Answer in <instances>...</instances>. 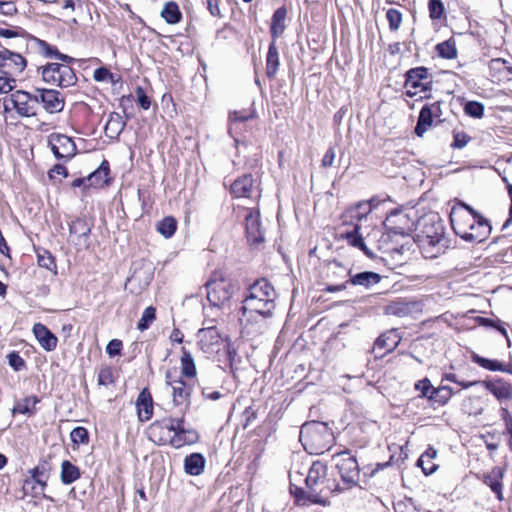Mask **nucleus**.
<instances>
[{"instance_id": "nucleus-53", "label": "nucleus", "mask_w": 512, "mask_h": 512, "mask_svg": "<svg viewBox=\"0 0 512 512\" xmlns=\"http://www.w3.org/2000/svg\"><path fill=\"white\" fill-rule=\"evenodd\" d=\"M428 9L429 16L432 20L440 19L445 11L444 4L441 0H429Z\"/></svg>"}, {"instance_id": "nucleus-31", "label": "nucleus", "mask_w": 512, "mask_h": 512, "mask_svg": "<svg viewBox=\"0 0 512 512\" xmlns=\"http://www.w3.org/2000/svg\"><path fill=\"white\" fill-rule=\"evenodd\" d=\"M287 15V10L285 7H279L272 16L270 33L273 38V41L276 40L284 33L286 25L285 19Z\"/></svg>"}, {"instance_id": "nucleus-16", "label": "nucleus", "mask_w": 512, "mask_h": 512, "mask_svg": "<svg viewBox=\"0 0 512 512\" xmlns=\"http://www.w3.org/2000/svg\"><path fill=\"white\" fill-rule=\"evenodd\" d=\"M197 337L198 345L204 353L217 352L221 346L222 337L215 326L200 329Z\"/></svg>"}, {"instance_id": "nucleus-37", "label": "nucleus", "mask_w": 512, "mask_h": 512, "mask_svg": "<svg viewBox=\"0 0 512 512\" xmlns=\"http://www.w3.org/2000/svg\"><path fill=\"white\" fill-rule=\"evenodd\" d=\"M126 126V122L119 113L113 112L105 125V133L111 138L118 137Z\"/></svg>"}, {"instance_id": "nucleus-36", "label": "nucleus", "mask_w": 512, "mask_h": 512, "mask_svg": "<svg viewBox=\"0 0 512 512\" xmlns=\"http://www.w3.org/2000/svg\"><path fill=\"white\" fill-rule=\"evenodd\" d=\"M37 48L47 58H56L64 63H71L74 59L66 54H62L54 46H51L46 41L35 39Z\"/></svg>"}, {"instance_id": "nucleus-40", "label": "nucleus", "mask_w": 512, "mask_h": 512, "mask_svg": "<svg viewBox=\"0 0 512 512\" xmlns=\"http://www.w3.org/2000/svg\"><path fill=\"white\" fill-rule=\"evenodd\" d=\"M433 115H432V112L430 109H428V107H426L425 105L422 107V109L420 110V113H419V116H418V120H417V124H416V127H415V133L417 136L419 137H422L424 135L425 132L428 131V129L432 126L433 124Z\"/></svg>"}, {"instance_id": "nucleus-43", "label": "nucleus", "mask_w": 512, "mask_h": 512, "mask_svg": "<svg viewBox=\"0 0 512 512\" xmlns=\"http://www.w3.org/2000/svg\"><path fill=\"white\" fill-rule=\"evenodd\" d=\"M181 362V374L184 377L193 378L197 374L196 365L192 354L187 351L184 347L182 348Z\"/></svg>"}, {"instance_id": "nucleus-46", "label": "nucleus", "mask_w": 512, "mask_h": 512, "mask_svg": "<svg viewBox=\"0 0 512 512\" xmlns=\"http://www.w3.org/2000/svg\"><path fill=\"white\" fill-rule=\"evenodd\" d=\"M177 229V221L172 216H167L159 221L156 230L166 239L171 238Z\"/></svg>"}, {"instance_id": "nucleus-8", "label": "nucleus", "mask_w": 512, "mask_h": 512, "mask_svg": "<svg viewBox=\"0 0 512 512\" xmlns=\"http://www.w3.org/2000/svg\"><path fill=\"white\" fill-rule=\"evenodd\" d=\"M334 461L341 480L347 488L357 486L360 478L357 459L349 451H342L334 456Z\"/></svg>"}, {"instance_id": "nucleus-64", "label": "nucleus", "mask_w": 512, "mask_h": 512, "mask_svg": "<svg viewBox=\"0 0 512 512\" xmlns=\"http://www.w3.org/2000/svg\"><path fill=\"white\" fill-rule=\"evenodd\" d=\"M335 157H336L335 150H334V148L330 147L326 151V153L324 154V156L322 158V161H321L322 167H324V168L331 167L334 163Z\"/></svg>"}, {"instance_id": "nucleus-51", "label": "nucleus", "mask_w": 512, "mask_h": 512, "mask_svg": "<svg viewBox=\"0 0 512 512\" xmlns=\"http://www.w3.org/2000/svg\"><path fill=\"white\" fill-rule=\"evenodd\" d=\"M467 115L473 118H481L484 115V105L477 101H469L464 106Z\"/></svg>"}, {"instance_id": "nucleus-44", "label": "nucleus", "mask_w": 512, "mask_h": 512, "mask_svg": "<svg viewBox=\"0 0 512 512\" xmlns=\"http://www.w3.org/2000/svg\"><path fill=\"white\" fill-rule=\"evenodd\" d=\"M503 477L501 469H494L491 474L485 477V484L496 494L498 500H503L502 483L500 479Z\"/></svg>"}, {"instance_id": "nucleus-62", "label": "nucleus", "mask_w": 512, "mask_h": 512, "mask_svg": "<svg viewBox=\"0 0 512 512\" xmlns=\"http://www.w3.org/2000/svg\"><path fill=\"white\" fill-rule=\"evenodd\" d=\"M17 12L16 5L12 1H0V13L6 16H12Z\"/></svg>"}, {"instance_id": "nucleus-24", "label": "nucleus", "mask_w": 512, "mask_h": 512, "mask_svg": "<svg viewBox=\"0 0 512 512\" xmlns=\"http://www.w3.org/2000/svg\"><path fill=\"white\" fill-rule=\"evenodd\" d=\"M408 216L402 212H392L387 216L384 226L386 229L395 235H405L409 230Z\"/></svg>"}, {"instance_id": "nucleus-52", "label": "nucleus", "mask_w": 512, "mask_h": 512, "mask_svg": "<svg viewBox=\"0 0 512 512\" xmlns=\"http://www.w3.org/2000/svg\"><path fill=\"white\" fill-rule=\"evenodd\" d=\"M16 87V79L0 69V93H9Z\"/></svg>"}, {"instance_id": "nucleus-5", "label": "nucleus", "mask_w": 512, "mask_h": 512, "mask_svg": "<svg viewBox=\"0 0 512 512\" xmlns=\"http://www.w3.org/2000/svg\"><path fill=\"white\" fill-rule=\"evenodd\" d=\"M205 287L207 299L215 307H221L229 302L236 288L232 281L220 272H214Z\"/></svg>"}, {"instance_id": "nucleus-12", "label": "nucleus", "mask_w": 512, "mask_h": 512, "mask_svg": "<svg viewBox=\"0 0 512 512\" xmlns=\"http://www.w3.org/2000/svg\"><path fill=\"white\" fill-rule=\"evenodd\" d=\"M330 265L331 269H335L338 270L339 273H346L349 275L350 279L348 281L354 286H362L366 289H369L381 281V276L376 272L364 271L352 275L351 270L346 269L340 262L336 260L332 261ZM333 273L336 274L337 271H333Z\"/></svg>"}, {"instance_id": "nucleus-22", "label": "nucleus", "mask_w": 512, "mask_h": 512, "mask_svg": "<svg viewBox=\"0 0 512 512\" xmlns=\"http://www.w3.org/2000/svg\"><path fill=\"white\" fill-rule=\"evenodd\" d=\"M417 311H419V303L416 301H408L406 299L391 301L384 308L386 315H393L397 317H406Z\"/></svg>"}, {"instance_id": "nucleus-6", "label": "nucleus", "mask_w": 512, "mask_h": 512, "mask_svg": "<svg viewBox=\"0 0 512 512\" xmlns=\"http://www.w3.org/2000/svg\"><path fill=\"white\" fill-rule=\"evenodd\" d=\"M479 215L480 213L465 203L453 206L450 212V222L455 234L463 239L465 235H468V231Z\"/></svg>"}, {"instance_id": "nucleus-2", "label": "nucleus", "mask_w": 512, "mask_h": 512, "mask_svg": "<svg viewBox=\"0 0 512 512\" xmlns=\"http://www.w3.org/2000/svg\"><path fill=\"white\" fill-rule=\"evenodd\" d=\"M417 243L422 255L427 259H433L444 253L449 246L445 236V226L436 214L423 219L422 228L417 235Z\"/></svg>"}, {"instance_id": "nucleus-45", "label": "nucleus", "mask_w": 512, "mask_h": 512, "mask_svg": "<svg viewBox=\"0 0 512 512\" xmlns=\"http://www.w3.org/2000/svg\"><path fill=\"white\" fill-rule=\"evenodd\" d=\"M39 402L40 399L37 396L26 397L16 403L13 408V413L32 415L35 412L36 404Z\"/></svg>"}, {"instance_id": "nucleus-28", "label": "nucleus", "mask_w": 512, "mask_h": 512, "mask_svg": "<svg viewBox=\"0 0 512 512\" xmlns=\"http://www.w3.org/2000/svg\"><path fill=\"white\" fill-rule=\"evenodd\" d=\"M136 407L140 421L145 422L150 420L153 415V400L146 388L139 393L136 400Z\"/></svg>"}, {"instance_id": "nucleus-18", "label": "nucleus", "mask_w": 512, "mask_h": 512, "mask_svg": "<svg viewBox=\"0 0 512 512\" xmlns=\"http://www.w3.org/2000/svg\"><path fill=\"white\" fill-rule=\"evenodd\" d=\"M246 236L251 245L258 246L264 241L258 211L248 210L245 216Z\"/></svg>"}, {"instance_id": "nucleus-33", "label": "nucleus", "mask_w": 512, "mask_h": 512, "mask_svg": "<svg viewBox=\"0 0 512 512\" xmlns=\"http://www.w3.org/2000/svg\"><path fill=\"white\" fill-rule=\"evenodd\" d=\"M205 467V458L200 453H192L184 459V469L189 475H200Z\"/></svg>"}, {"instance_id": "nucleus-9", "label": "nucleus", "mask_w": 512, "mask_h": 512, "mask_svg": "<svg viewBox=\"0 0 512 512\" xmlns=\"http://www.w3.org/2000/svg\"><path fill=\"white\" fill-rule=\"evenodd\" d=\"M326 475L327 468L322 462L315 461L312 463L305 477L306 486L310 491L308 499L311 502L323 503L321 494L323 493L322 485L325 483Z\"/></svg>"}, {"instance_id": "nucleus-59", "label": "nucleus", "mask_w": 512, "mask_h": 512, "mask_svg": "<svg viewBox=\"0 0 512 512\" xmlns=\"http://www.w3.org/2000/svg\"><path fill=\"white\" fill-rule=\"evenodd\" d=\"M137 96V102L140 107L144 110H148L151 106L150 98L146 95L144 89L138 86L135 90Z\"/></svg>"}, {"instance_id": "nucleus-48", "label": "nucleus", "mask_w": 512, "mask_h": 512, "mask_svg": "<svg viewBox=\"0 0 512 512\" xmlns=\"http://www.w3.org/2000/svg\"><path fill=\"white\" fill-rule=\"evenodd\" d=\"M37 262L40 267L49 270L53 274L57 273V266L55 263V258L49 251H47V250L38 251L37 252Z\"/></svg>"}, {"instance_id": "nucleus-63", "label": "nucleus", "mask_w": 512, "mask_h": 512, "mask_svg": "<svg viewBox=\"0 0 512 512\" xmlns=\"http://www.w3.org/2000/svg\"><path fill=\"white\" fill-rule=\"evenodd\" d=\"M93 78L97 82H102L106 81L108 78H112V74L107 68L100 67L94 70Z\"/></svg>"}, {"instance_id": "nucleus-14", "label": "nucleus", "mask_w": 512, "mask_h": 512, "mask_svg": "<svg viewBox=\"0 0 512 512\" xmlns=\"http://www.w3.org/2000/svg\"><path fill=\"white\" fill-rule=\"evenodd\" d=\"M48 143L57 159H70L76 153L74 141L66 135L53 133L49 136Z\"/></svg>"}, {"instance_id": "nucleus-42", "label": "nucleus", "mask_w": 512, "mask_h": 512, "mask_svg": "<svg viewBox=\"0 0 512 512\" xmlns=\"http://www.w3.org/2000/svg\"><path fill=\"white\" fill-rule=\"evenodd\" d=\"M60 478L63 484H71L80 478V470L70 461L65 460L61 464Z\"/></svg>"}, {"instance_id": "nucleus-27", "label": "nucleus", "mask_w": 512, "mask_h": 512, "mask_svg": "<svg viewBox=\"0 0 512 512\" xmlns=\"http://www.w3.org/2000/svg\"><path fill=\"white\" fill-rule=\"evenodd\" d=\"M359 231H360V224L355 223V224H353V229L351 231L341 233L340 238L345 239L350 246L358 248L361 251H363V253L367 257L373 258L374 255H373L372 251L366 246L364 239H363L362 235L359 233Z\"/></svg>"}, {"instance_id": "nucleus-57", "label": "nucleus", "mask_w": 512, "mask_h": 512, "mask_svg": "<svg viewBox=\"0 0 512 512\" xmlns=\"http://www.w3.org/2000/svg\"><path fill=\"white\" fill-rule=\"evenodd\" d=\"M98 384L108 386L114 382L113 370L111 367H103L98 373Z\"/></svg>"}, {"instance_id": "nucleus-61", "label": "nucleus", "mask_w": 512, "mask_h": 512, "mask_svg": "<svg viewBox=\"0 0 512 512\" xmlns=\"http://www.w3.org/2000/svg\"><path fill=\"white\" fill-rule=\"evenodd\" d=\"M121 350L122 341L118 339L111 340L106 347V352L111 357L119 355L121 353Z\"/></svg>"}, {"instance_id": "nucleus-30", "label": "nucleus", "mask_w": 512, "mask_h": 512, "mask_svg": "<svg viewBox=\"0 0 512 512\" xmlns=\"http://www.w3.org/2000/svg\"><path fill=\"white\" fill-rule=\"evenodd\" d=\"M256 117L255 109H251L249 112L247 111H233L229 115L230 126H229V134L233 137L235 144L238 145L239 140L235 137V133L240 129V125L249 119H253Z\"/></svg>"}, {"instance_id": "nucleus-25", "label": "nucleus", "mask_w": 512, "mask_h": 512, "mask_svg": "<svg viewBox=\"0 0 512 512\" xmlns=\"http://www.w3.org/2000/svg\"><path fill=\"white\" fill-rule=\"evenodd\" d=\"M33 333L45 351L50 352L56 348L58 343L57 337L42 323L34 324Z\"/></svg>"}, {"instance_id": "nucleus-54", "label": "nucleus", "mask_w": 512, "mask_h": 512, "mask_svg": "<svg viewBox=\"0 0 512 512\" xmlns=\"http://www.w3.org/2000/svg\"><path fill=\"white\" fill-rule=\"evenodd\" d=\"M386 18L389 23L391 31H397L402 22V14L400 11L394 8H390L386 13Z\"/></svg>"}, {"instance_id": "nucleus-32", "label": "nucleus", "mask_w": 512, "mask_h": 512, "mask_svg": "<svg viewBox=\"0 0 512 512\" xmlns=\"http://www.w3.org/2000/svg\"><path fill=\"white\" fill-rule=\"evenodd\" d=\"M253 187V177L250 174L236 179L231 185V193L235 197H250Z\"/></svg>"}, {"instance_id": "nucleus-58", "label": "nucleus", "mask_w": 512, "mask_h": 512, "mask_svg": "<svg viewBox=\"0 0 512 512\" xmlns=\"http://www.w3.org/2000/svg\"><path fill=\"white\" fill-rule=\"evenodd\" d=\"M9 365L15 370L20 371L25 367L23 358L17 352H11L7 355Z\"/></svg>"}, {"instance_id": "nucleus-15", "label": "nucleus", "mask_w": 512, "mask_h": 512, "mask_svg": "<svg viewBox=\"0 0 512 512\" xmlns=\"http://www.w3.org/2000/svg\"><path fill=\"white\" fill-rule=\"evenodd\" d=\"M38 106L42 104L44 110L48 113H59L64 108V98L60 92L54 89H36Z\"/></svg>"}, {"instance_id": "nucleus-49", "label": "nucleus", "mask_w": 512, "mask_h": 512, "mask_svg": "<svg viewBox=\"0 0 512 512\" xmlns=\"http://www.w3.org/2000/svg\"><path fill=\"white\" fill-rule=\"evenodd\" d=\"M438 55L445 59H454L457 56L455 43L451 40L441 42L436 45Z\"/></svg>"}, {"instance_id": "nucleus-50", "label": "nucleus", "mask_w": 512, "mask_h": 512, "mask_svg": "<svg viewBox=\"0 0 512 512\" xmlns=\"http://www.w3.org/2000/svg\"><path fill=\"white\" fill-rule=\"evenodd\" d=\"M156 319V310L154 307L149 306L144 311L137 323V328L140 331H144L149 328L151 323Z\"/></svg>"}, {"instance_id": "nucleus-17", "label": "nucleus", "mask_w": 512, "mask_h": 512, "mask_svg": "<svg viewBox=\"0 0 512 512\" xmlns=\"http://www.w3.org/2000/svg\"><path fill=\"white\" fill-rule=\"evenodd\" d=\"M481 385L500 403L512 399V384L503 378L496 377L481 381Z\"/></svg>"}, {"instance_id": "nucleus-41", "label": "nucleus", "mask_w": 512, "mask_h": 512, "mask_svg": "<svg viewBox=\"0 0 512 512\" xmlns=\"http://www.w3.org/2000/svg\"><path fill=\"white\" fill-rule=\"evenodd\" d=\"M161 17L168 24H177L182 19V13L179 9V6L174 1H169L164 4V7L161 11Z\"/></svg>"}, {"instance_id": "nucleus-55", "label": "nucleus", "mask_w": 512, "mask_h": 512, "mask_svg": "<svg viewBox=\"0 0 512 512\" xmlns=\"http://www.w3.org/2000/svg\"><path fill=\"white\" fill-rule=\"evenodd\" d=\"M70 438L75 444H85L89 440L88 431L84 427H76L71 431Z\"/></svg>"}, {"instance_id": "nucleus-21", "label": "nucleus", "mask_w": 512, "mask_h": 512, "mask_svg": "<svg viewBox=\"0 0 512 512\" xmlns=\"http://www.w3.org/2000/svg\"><path fill=\"white\" fill-rule=\"evenodd\" d=\"M373 210L371 201H361L354 206L347 208L341 215L342 223L344 225L359 224L360 221L365 219Z\"/></svg>"}, {"instance_id": "nucleus-38", "label": "nucleus", "mask_w": 512, "mask_h": 512, "mask_svg": "<svg viewBox=\"0 0 512 512\" xmlns=\"http://www.w3.org/2000/svg\"><path fill=\"white\" fill-rule=\"evenodd\" d=\"M279 64V53L276 42L272 41L266 56V75L268 78H274L276 76Z\"/></svg>"}, {"instance_id": "nucleus-10", "label": "nucleus", "mask_w": 512, "mask_h": 512, "mask_svg": "<svg viewBox=\"0 0 512 512\" xmlns=\"http://www.w3.org/2000/svg\"><path fill=\"white\" fill-rule=\"evenodd\" d=\"M404 86L407 89V95L414 96L418 89L420 92H428L432 89L433 78L426 67H416L406 72Z\"/></svg>"}, {"instance_id": "nucleus-11", "label": "nucleus", "mask_w": 512, "mask_h": 512, "mask_svg": "<svg viewBox=\"0 0 512 512\" xmlns=\"http://www.w3.org/2000/svg\"><path fill=\"white\" fill-rule=\"evenodd\" d=\"M8 102L17 111L20 116L31 117L37 114L38 98L36 93L31 94L24 90H17L12 93L9 100H5V109H8Z\"/></svg>"}, {"instance_id": "nucleus-4", "label": "nucleus", "mask_w": 512, "mask_h": 512, "mask_svg": "<svg viewBox=\"0 0 512 512\" xmlns=\"http://www.w3.org/2000/svg\"><path fill=\"white\" fill-rule=\"evenodd\" d=\"M185 411L179 417H166L161 421L154 422L150 429L154 434L159 428L167 429L173 432L174 435L170 439V444L175 448H180L184 445H191L198 441V433L193 429H185Z\"/></svg>"}, {"instance_id": "nucleus-1", "label": "nucleus", "mask_w": 512, "mask_h": 512, "mask_svg": "<svg viewBox=\"0 0 512 512\" xmlns=\"http://www.w3.org/2000/svg\"><path fill=\"white\" fill-rule=\"evenodd\" d=\"M275 298V289L266 279L255 281L240 308L239 321L243 329L248 332L262 330L266 321L273 317Z\"/></svg>"}, {"instance_id": "nucleus-35", "label": "nucleus", "mask_w": 512, "mask_h": 512, "mask_svg": "<svg viewBox=\"0 0 512 512\" xmlns=\"http://www.w3.org/2000/svg\"><path fill=\"white\" fill-rule=\"evenodd\" d=\"M109 163L104 160L98 169L92 172L86 180L88 181V186L93 187H102L108 183V175H109Z\"/></svg>"}, {"instance_id": "nucleus-47", "label": "nucleus", "mask_w": 512, "mask_h": 512, "mask_svg": "<svg viewBox=\"0 0 512 512\" xmlns=\"http://www.w3.org/2000/svg\"><path fill=\"white\" fill-rule=\"evenodd\" d=\"M415 389L420 391V397L427 398L431 401L437 400L440 390H435L428 378H424L415 383Z\"/></svg>"}, {"instance_id": "nucleus-3", "label": "nucleus", "mask_w": 512, "mask_h": 512, "mask_svg": "<svg viewBox=\"0 0 512 512\" xmlns=\"http://www.w3.org/2000/svg\"><path fill=\"white\" fill-rule=\"evenodd\" d=\"M299 440L309 453L322 454L331 446L333 433L326 423L311 421L301 426Z\"/></svg>"}, {"instance_id": "nucleus-20", "label": "nucleus", "mask_w": 512, "mask_h": 512, "mask_svg": "<svg viewBox=\"0 0 512 512\" xmlns=\"http://www.w3.org/2000/svg\"><path fill=\"white\" fill-rule=\"evenodd\" d=\"M401 342V336L396 330H390L380 335L375 343L373 350L376 357L382 358L387 353L394 351Z\"/></svg>"}, {"instance_id": "nucleus-56", "label": "nucleus", "mask_w": 512, "mask_h": 512, "mask_svg": "<svg viewBox=\"0 0 512 512\" xmlns=\"http://www.w3.org/2000/svg\"><path fill=\"white\" fill-rule=\"evenodd\" d=\"M470 140V136H468L465 132L454 130L453 142L451 143V147L453 149H462L469 143Z\"/></svg>"}, {"instance_id": "nucleus-34", "label": "nucleus", "mask_w": 512, "mask_h": 512, "mask_svg": "<svg viewBox=\"0 0 512 512\" xmlns=\"http://www.w3.org/2000/svg\"><path fill=\"white\" fill-rule=\"evenodd\" d=\"M436 456L437 451L433 447L429 446L418 459L417 464L421 467L425 475H431L438 469V465L434 462Z\"/></svg>"}, {"instance_id": "nucleus-39", "label": "nucleus", "mask_w": 512, "mask_h": 512, "mask_svg": "<svg viewBox=\"0 0 512 512\" xmlns=\"http://www.w3.org/2000/svg\"><path fill=\"white\" fill-rule=\"evenodd\" d=\"M472 361L478 364L480 367L489 370V371H501L505 373H511V369L508 365L503 364L498 360H492L485 357H482L478 354L472 355Z\"/></svg>"}, {"instance_id": "nucleus-13", "label": "nucleus", "mask_w": 512, "mask_h": 512, "mask_svg": "<svg viewBox=\"0 0 512 512\" xmlns=\"http://www.w3.org/2000/svg\"><path fill=\"white\" fill-rule=\"evenodd\" d=\"M27 65L26 59L19 53L7 48L0 49V69L16 79Z\"/></svg>"}, {"instance_id": "nucleus-7", "label": "nucleus", "mask_w": 512, "mask_h": 512, "mask_svg": "<svg viewBox=\"0 0 512 512\" xmlns=\"http://www.w3.org/2000/svg\"><path fill=\"white\" fill-rule=\"evenodd\" d=\"M41 75L46 83L61 88L73 86L77 81L74 70L70 66L60 63H50L42 67Z\"/></svg>"}, {"instance_id": "nucleus-23", "label": "nucleus", "mask_w": 512, "mask_h": 512, "mask_svg": "<svg viewBox=\"0 0 512 512\" xmlns=\"http://www.w3.org/2000/svg\"><path fill=\"white\" fill-rule=\"evenodd\" d=\"M492 230L489 221L481 214L476 218V222L472 225L468 235L463 240L467 242H483L488 238Z\"/></svg>"}, {"instance_id": "nucleus-19", "label": "nucleus", "mask_w": 512, "mask_h": 512, "mask_svg": "<svg viewBox=\"0 0 512 512\" xmlns=\"http://www.w3.org/2000/svg\"><path fill=\"white\" fill-rule=\"evenodd\" d=\"M91 227L83 218H76L69 224L70 241L79 248L88 247Z\"/></svg>"}, {"instance_id": "nucleus-26", "label": "nucleus", "mask_w": 512, "mask_h": 512, "mask_svg": "<svg viewBox=\"0 0 512 512\" xmlns=\"http://www.w3.org/2000/svg\"><path fill=\"white\" fill-rule=\"evenodd\" d=\"M172 400L175 406L185 404L186 408L190 406L191 389L187 387L182 378H177L171 383Z\"/></svg>"}, {"instance_id": "nucleus-29", "label": "nucleus", "mask_w": 512, "mask_h": 512, "mask_svg": "<svg viewBox=\"0 0 512 512\" xmlns=\"http://www.w3.org/2000/svg\"><path fill=\"white\" fill-rule=\"evenodd\" d=\"M47 486L46 479H36V478H26L22 485V490L25 495L31 496V497H39L42 496L43 498L53 501V498L44 494V490Z\"/></svg>"}, {"instance_id": "nucleus-60", "label": "nucleus", "mask_w": 512, "mask_h": 512, "mask_svg": "<svg viewBox=\"0 0 512 512\" xmlns=\"http://www.w3.org/2000/svg\"><path fill=\"white\" fill-rule=\"evenodd\" d=\"M435 390H440V391H439L437 400H434V401L439 404H442V405L446 404L448 402V400L451 398V396L453 395V390L449 386H440L438 388H435Z\"/></svg>"}]
</instances>
